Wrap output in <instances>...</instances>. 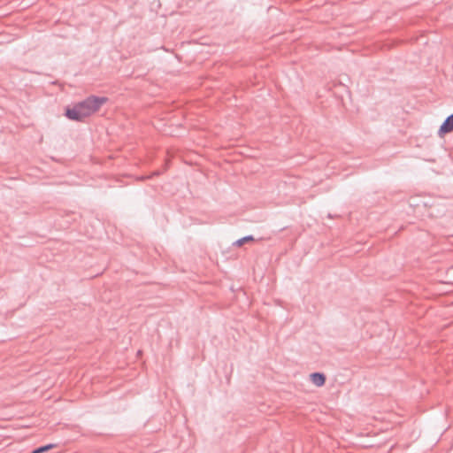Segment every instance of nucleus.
<instances>
[{
    "instance_id": "nucleus-1",
    "label": "nucleus",
    "mask_w": 453,
    "mask_h": 453,
    "mask_svg": "<svg viewBox=\"0 0 453 453\" xmlns=\"http://www.w3.org/2000/svg\"><path fill=\"white\" fill-rule=\"evenodd\" d=\"M107 100L108 98L104 96H89L83 101L75 104L73 108L67 107L65 116L71 120L83 121L96 112Z\"/></svg>"
},
{
    "instance_id": "nucleus-4",
    "label": "nucleus",
    "mask_w": 453,
    "mask_h": 453,
    "mask_svg": "<svg viewBox=\"0 0 453 453\" xmlns=\"http://www.w3.org/2000/svg\"><path fill=\"white\" fill-rule=\"evenodd\" d=\"M251 241H253V237L252 236H246V237H243V238H241V239L237 240L234 242V245L237 246V247H241L244 243L251 242Z\"/></svg>"
},
{
    "instance_id": "nucleus-5",
    "label": "nucleus",
    "mask_w": 453,
    "mask_h": 453,
    "mask_svg": "<svg viewBox=\"0 0 453 453\" xmlns=\"http://www.w3.org/2000/svg\"><path fill=\"white\" fill-rule=\"evenodd\" d=\"M54 448V445L52 444H48V445H45V446H42V447H40L38 449H36L35 450H34L32 453H44L51 449Z\"/></svg>"
},
{
    "instance_id": "nucleus-2",
    "label": "nucleus",
    "mask_w": 453,
    "mask_h": 453,
    "mask_svg": "<svg viewBox=\"0 0 453 453\" xmlns=\"http://www.w3.org/2000/svg\"><path fill=\"white\" fill-rule=\"evenodd\" d=\"M453 131V113L446 118L441 125L438 134L441 137Z\"/></svg>"
},
{
    "instance_id": "nucleus-3",
    "label": "nucleus",
    "mask_w": 453,
    "mask_h": 453,
    "mask_svg": "<svg viewBox=\"0 0 453 453\" xmlns=\"http://www.w3.org/2000/svg\"><path fill=\"white\" fill-rule=\"evenodd\" d=\"M312 383L318 387H321L325 384L326 377L322 373L315 372L311 375Z\"/></svg>"
}]
</instances>
